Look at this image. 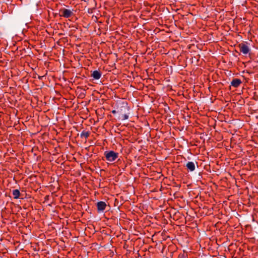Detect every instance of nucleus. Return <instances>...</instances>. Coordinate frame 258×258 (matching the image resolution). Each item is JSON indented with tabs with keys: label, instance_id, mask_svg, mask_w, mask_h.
<instances>
[{
	"label": "nucleus",
	"instance_id": "nucleus-3",
	"mask_svg": "<svg viewBox=\"0 0 258 258\" xmlns=\"http://www.w3.org/2000/svg\"><path fill=\"white\" fill-rule=\"evenodd\" d=\"M239 47L240 51L244 54H247L250 51L248 46L244 43L239 44Z\"/></svg>",
	"mask_w": 258,
	"mask_h": 258
},
{
	"label": "nucleus",
	"instance_id": "nucleus-8",
	"mask_svg": "<svg viewBox=\"0 0 258 258\" xmlns=\"http://www.w3.org/2000/svg\"><path fill=\"white\" fill-rule=\"evenodd\" d=\"M186 167L190 171H193L195 169V165L193 162H188L186 163Z\"/></svg>",
	"mask_w": 258,
	"mask_h": 258
},
{
	"label": "nucleus",
	"instance_id": "nucleus-9",
	"mask_svg": "<svg viewBox=\"0 0 258 258\" xmlns=\"http://www.w3.org/2000/svg\"><path fill=\"white\" fill-rule=\"evenodd\" d=\"M12 195L14 199H18L20 197V192L19 189H14L12 191Z\"/></svg>",
	"mask_w": 258,
	"mask_h": 258
},
{
	"label": "nucleus",
	"instance_id": "nucleus-2",
	"mask_svg": "<svg viewBox=\"0 0 258 258\" xmlns=\"http://www.w3.org/2000/svg\"><path fill=\"white\" fill-rule=\"evenodd\" d=\"M104 156L107 161L112 162L118 157V153L113 151H107L104 152Z\"/></svg>",
	"mask_w": 258,
	"mask_h": 258
},
{
	"label": "nucleus",
	"instance_id": "nucleus-6",
	"mask_svg": "<svg viewBox=\"0 0 258 258\" xmlns=\"http://www.w3.org/2000/svg\"><path fill=\"white\" fill-rule=\"evenodd\" d=\"M242 82L239 79H234L231 82V85L235 88L238 87L241 84Z\"/></svg>",
	"mask_w": 258,
	"mask_h": 258
},
{
	"label": "nucleus",
	"instance_id": "nucleus-5",
	"mask_svg": "<svg viewBox=\"0 0 258 258\" xmlns=\"http://www.w3.org/2000/svg\"><path fill=\"white\" fill-rule=\"evenodd\" d=\"M106 207V204L104 202L100 201L97 203V210L99 212H103Z\"/></svg>",
	"mask_w": 258,
	"mask_h": 258
},
{
	"label": "nucleus",
	"instance_id": "nucleus-1",
	"mask_svg": "<svg viewBox=\"0 0 258 258\" xmlns=\"http://www.w3.org/2000/svg\"><path fill=\"white\" fill-rule=\"evenodd\" d=\"M116 109L119 114V119L124 120L128 118L130 107L128 106L127 103L122 102L118 104Z\"/></svg>",
	"mask_w": 258,
	"mask_h": 258
},
{
	"label": "nucleus",
	"instance_id": "nucleus-11",
	"mask_svg": "<svg viewBox=\"0 0 258 258\" xmlns=\"http://www.w3.org/2000/svg\"><path fill=\"white\" fill-rule=\"evenodd\" d=\"M112 113L113 114H115L116 113H118V111H117V109H116V110H113L112 111H111Z\"/></svg>",
	"mask_w": 258,
	"mask_h": 258
},
{
	"label": "nucleus",
	"instance_id": "nucleus-7",
	"mask_svg": "<svg viewBox=\"0 0 258 258\" xmlns=\"http://www.w3.org/2000/svg\"><path fill=\"white\" fill-rule=\"evenodd\" d=\"M101 76V73L98 71H94L93 72L91 77H92L95 80H98Z\"/></svg>",
	"mask_w": 258,
	"mask_h": 258
},
{
	"label": "nucleus",
	"instance_id": "nucleus-10",
	"mask_svg": "<svg viewBox=\"0 0 258 258\" xmlns=\"http://www.w3.org/2000/svg\"><path fill=\"white\" fill-rule=\"evenodd\" d=\"M90 135V132H87L85 131H83L80 134V137L82 138H85L86 139H87Z\"/></svg>",
	"mask_w": 258,
	"mask_h": 258
},
{
	"label": "nucleus",
	"instance_id": "nucleus-4",
	"mask_svg": "<svg viewBox=\"0 0 258 258\" xmlns=\"http://www.w3.org/2000/svg\"><path fill=\"white\" fill-rule=\"evenodd\" d=\"M60 12L61 13L60 16L66 18H70L73 15V12L69 9H64L60 10Z\"/></svg>",
	"mask_w": 258,
	"mask_h": 258
}]
</instances>
